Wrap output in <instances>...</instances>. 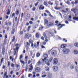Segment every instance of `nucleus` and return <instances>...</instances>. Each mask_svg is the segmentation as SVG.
I'll return each mask as SVG.
<instances>
[{
    "label": "nucleus",
    "mask_w": 78,
    "mask_h": 78,
    "mask_svg": "<svg viewBox=\"0 0 78 78\" xmlns=\"http://www.w3.org/2000/svg\"><path fill=\"white\" fill-rule=\"evenodd\" d=\"M78 9H77V8H75V9H72L71 10V11H72V12H74V13L75 14V13H76L77 10H78Z\"/></svg>",
    "instance_id": "20e7f679"
},
{
    "label": "nucleus",
    "mask_w": 78,
    "mask_h": 78,
    "mask_svg": "<svg viewBox=\"0 0 78 78\" xmlns=\"http://www.w3.org/2000/svg\"><path fill=\"white\" fill-rule=\"evenodd\" d=\"M48 5H53V2L51 3V1H49L48 2Z\"/></svg>",
    "instance_id": "393cba45"
},
{
    "label": "nucleus",
    "mask_w": 78,
    "mask_h": 78,
    "mask_svg": "<svg viewBox=\"0 0 78 78\" xmlns=\"http://www.w3.org/2000/svg\"><path fill=\"white\" fill-rule=\"evenodd\" d=\"M29 42L30 44H33V41L30 39L29 40Z\"/></svg>",
    "instance_id": "2f4dec72"
},
{
    "label": "nucleus",
    "mask_w": 78,
    "mask_h": 78,
    "mask_svg": "<svg viewBox=\"0 0 78 78\" xmlns=\"http://www.w3.org/2000/svg\"><path fill=\"white\" fill-rule=\"evenodd\" d=\"M75 71H76V72H78V67H77V66L75 67Z\"/></svg>",
    "instance_id": "cd10ccee"
},
{
    "label": "nucleus",
    "mask_w": 78,
    "mask_h": 78,
    "mask_svg": "<svg viewBox=\"0 0 78 78\" xmlns=\"http://www.w3.org/2000/svg\"><path fill=\"white\" fill-rule=\"evenodd\" d=\"M61 48H66V44H62L61 45Z\"/></svg>",
    "instance_id": "dca6fc26"
},
{
    "label": "nucleus",
    "mask_w": 78,
    "mask_h": 78,
    "mask_svg": "<svg viewBox=\"0 0 78 78\" xmlns=\"http://www.w3.org/2000/svg\"><path fill=\"white\" fill-rule=\"evenodd\" d=\"M36 10V8L35 7H34L33 8H32V11H35V10Z\"/></svg>",
    "instance_id": "58836bf2"
},
{
    "label": "nucleus",
    "mask_w": 78,
    "mask_h": 78,
    "mask_svg": "<svg viewBox=\"0 0 78 78\" xmlns=\"http://www.w3.org/2000/svg\"><path fill=\"white\" fill-rule=\"evenodd\" d=\"M44 5H45V6H47V3L46 2H44Z\"/></svg>",
    "instance_id": "4c0bfd02"
},
{
    "label": "nucleus",
    "mask_w": 78,
    "mask_h": 78,
    "mask_svg": "<svg viewBox=\"0 0 78 78\" xmlns=\"http://www.w3.org/2000/svg\"><path fill=\"white\" fill-rule=\"evenodd\" d=\"M9 25L10 26L11 25V22L9 21Z\"/></svg>",
    "instance_id": "338daca9"
},
{
    "label": "nucleus",
    "mask_w": 78,
    "mask_h": 78,
    "mask_svg": "<svg viewBox=\"0 0 78 78\" xmlns=\"http://www.w3.org/2000/svg\"><path fill=\"white\" fill-rule=\"evenodd\" d=\"M15 20L16 22L17 21V17H16L15 19Z\"/></svg>",
    "instance_id": "5fc2aeb1"
},
{
    "label": "nucleus",
    "mask_w": 78,
    "mask_h": 78,
    "mask_svg": "<svg viewBox=\"0 0 78 78\" xmlns=\"http://www.w3.org/2000/svg\"><path fill=\"white\" fill-rule=\"evenodd\" d=\"M38 4H39V2H37V3H35V6H37V5H38Z\"/></svg>",
    "instance_id": "a18cd8bd"
},
{
    "label": "nucleus",
    "mask_w": 78,
    "mask_h": 78,
    "mask_svg": "<svg viewBox=\"0 0 78 78\" xmlns=\"http://www.w3.org/2000/svg\"><path fill=\"white\" fill-rule=\"evenodd\" d=\"M59 14L60 15L61 18H62V14H61V13H60V12H59Z\"/></svg>",
    "instance_id": "680f3d73"
},
{
    "label": "nucleus",
    "mask_w": 78,
    "mask_h": 78,
    "mask_svg": "<svg viewBox=\"0 0 78 78\" xmlns=\"http://www.w3.org/2000/svg\"><path fill=\"white\" fill-rule=\"evenodd\" d=\"M2 53L3 55H5V48H2Z\"/></svg>",
    "instance_id": "2eb2a0df"
},
{
    "label": "nucleus",
    "mask_w": 78,
    "mask_h": 78,
    "mask_svg": "<svg viewBox=\"0 0 78 78\" xmlns=\"http://www.w3.org/2000/svg\"><path fill=\"white\" fill-rule=\"evenodd\" d=\"M46 76H47V75L45 74V75H43L41 76V77L42 78H45V77H46Z\"/></svg>",
    "instance_id": "a19ab883"
},
{
    "label": "nucleus",
    "mask_w": 78,
    "mask_h": 78,
    "mask_svg": "<svg viewBox=\"0 0 78 78\" xmlns=\"http://www.w3.org/2000/svg\"><path fill=\"white\" fill-rule=\"evenodd\" d=\"M20 62L22 63V64H25V62H24V61H22V60H20Z\"/></svg>",
    "instance_id": "79ce46f5"
},
{
    "label": "nucleus",
    "mask_w": 78,
    "mask_h": 78,
    "mask_svg": "<svg viewBox=\"0 0 78 78\" xmlns=\"http://www.w3.org/2000/svg\"><path fill=\"white\" fill-rule=\"evenodd\" d=\"M40 10H44V6L42 5H41L39 7Z\"/></svg>",
    "instance_id": "6e6552de"
},
{
    "label": "nucleus",
    "mask_w": 78,
    "mask_h": 78,
    "mask_svg": "<svg viewBox=\"0 0 78 78\" xmlns=\"http://www.w3.org/2000/svg\"><path fill=\"white\" fill-rule=\"evenodd\" d=\"M51 54L53 56H55L57 54V52L56 50H53L51 52Z\"/></svg>",
    "instance_id": "f03ea898"
},
{
    "label": "nucleus",
    "mask_w": 78,
    "mask_h": 78,
    "mask_svg": "<svg viewBox=\"0 0 78 78\" xmlns=\"http://www.w3.org/2000/svg\"><path fill=\"white\" fill-rule=\"evenodd\" d=\"M46 42L45 41H44L43 43V44L44 45H46Z\"/></svg>",
    "instance_id": "0e129e2a"
},
{
    "label": "nucleus",
    "mask_w": 78,
    "mask_h": 78,
    "mask_svg": "<svg viewBox=\"0 0 78 78\" xmlns=\"http://www.w3.org/2000/svg\"><path fill=\"white\" fill-rule=\"evenodd\" d=\"M74 54H76V55H77L78 54V51L77 50H74Z\"/></svg>",
    "instance_id": "bb28decb"
},
{
    "label": "nucleus",
    "mask_w": 78,
    "mask_h": 78,
    "mask_svg": "<svg viewBox=\"0 0 78 78\" xmlns=\"http://www.w3.org/2000/svg\"><path fill=\"white\" fill-rule=\"evenodd\" d=\"M45 12H47V13H48V14H50V12L48 10H45Z\"/></svg>",
    "instance_id": "f704fd0d"
},
{
    "label": "nucleus",
    "mask_w": 78,
    "mask_h": 78,
    "mask_svg": "<svg viewBox=\"0 0 78 78\" xmlns=\"http://www.w3.org/2000/svg\"><path fill=\"white\" fill-rule=\"evenodd\" d=\"M3 59H4V58H2L1 60V63H2L3 62Z\"/></svg>",
    "instance_id": "49530a36"
},
{
    "label": "nucleus",
    "mask_w": 78,
    "mask_h": 78,
    "mask_svg": "<svg viewBox=\"0 0 78 78\" xmlns=\"http://www.w3.org/2000/svg\"><path fill=\"white\" fill-rule=\"evenodd\" d=\"M19 47H16V48L14 49V50H16L17 51L16 53H17V52H18V50H19Z\"/></svg>",
    "instance_id": "aec40b11"
},
{
    "label": "nucleus",
    "mask_w": 78,
    "mask_h": 78,
    "mask_svg": "<svg viewBox=\"0 0 78 78\" xmlns=\"http://www.w3.org/2000/svg\"><path fill=\"white\" fill-rule=\"evenodd\" d=\"M44 16H45V17H47V14L45 13H44Z\"/></svg>",
    "instance_id": "69168bd1"
},
{
    "label": "nucleus",
    "mask_w": 78,
    "mask_h": 78,
    "mask_svg": "<svg viewBox=\"0 0 78 78\" xmlns=\"http://www.w3.org/2000/svg\"><path fill=\"white\" fill-rule=\"evenodd\" d=\"M33 22L32 21H29V23L30 24V25H32L33 24Z\"/></svg>",
    "instance_id": "ea45409f"
},
{
    "label": "nucleus",
    "mask_w": 78,
    "mask_h": 78,
    "mask_svg": "<svg viewBox=\"0 0 78 78\" xmlns=\"http://www.w3.org/2000/svg\"><path fill=\"white\" fill-rule=\"evenodd\" d=\"M31 27L30 26H29L27 29V31H30V28Z\"/></svg>",
    "instance_id": "de8ad7c7"
},
{
    "label": "nucleus",
    "mask_w": 78,
    "mask_h": 78,
    "mask_svg": "<svg viewBox=\"0 0 78 78\" xmlns=\"http://www.w3.org/2000/svg\"><path fill=\"white\" fill-rule=\"evenodd\" d=\"M30 68H29V70H32L33 69V65L32 64H31L30 65ZM31 71H30V72H31Z\"/></svg>",
    "instance_id": "f8f14e48"
},
{
    "label": "nucleus",
    "mask_w": 78,
    "mask_h": 78,
    "mask_svg": "<svg viewBox=\"0 0 78 78\" xmlns=\"http://www.w3.org/2000/svg\"><path fill=\"white\" fill-rule=\"evenodd\" d=\"M38 65H41V62H40V61H39L37 62Z\"/></svg>",
    "instance_id": "c03bdc74"
},
{
    "label": "nucleus",
    "mask_w": 78,
    "mask_h": 78,
    "mask_svg": "<svg viewBox=\"0 0 78 78\" xmlns=\"http://www.w3.org/2000/svg\"><path fill=\"white\" fill-rule=\"evenodd\" d=\"M48 78H51V74L50 73H48Z\"/></svg>",
    "instance_id": "4468645a"
},
{
    "label": "nucleus",
    "mask_w": 78,
    "mask_h": 78,
    "mask_svg": "<svg viewBox=\"0 0 78 78\" xmlns=\"http://www.w3.org/2000/svg\"><path fill=\"white\" fill-rule=\"evenodd\" d=\"M58 63V59L57 58H54L53 60V64L54 65H56Z\"/></svg>",
    "instance_id": "7ed1b4c3"
},
{
    "label": "nucleus",
    "mask_w": 78,
    "mask_h": 78,
    "mask_svg": "<svg viewBox=\"0 0 78 78\" xmlns=\"http://www.w3.org/2000/svg\"><path fill=\"white\" fill-rule=\"evenodd\" d=\"M7 75V73L5 72V73L4 74V77L3 78H8V76Z\"/></svg>",
    "instance_id": "9b49d317"
},
{
    "label": "nucleus",
    "mask_w": 78,
    "mask_h": 78,
    "mask_svg": "<svg viewBox=\"0 0 78 78\" xmlns=\"http://www.w3.org/2000/svg\"><path fill=\"white\" fill-rule=\"evenodd\" d=\"M62 51L63 54L67 55L70 53V49L67 48H64L62 50Z\"/></svg>",
    "instance_id": "f257e3e1"
},
{
    "label": "nucleus",
    "mask_w": 78,
    "mask_h": 78,
    "mask_svg": "<svg viewBox=\"0 0 78 78\" xmlns=\"http://www.w3.org/2000/svg\"><path fill=\"white\" fill-rule=\"evenodd\" d=\"M65 23L66 24H69V22L67 21V20H66L65 21Z\"/></svg>",
    "instance_id": "bf43d9fd"
},
{
    "label": "nucleus",
    "mask_w": 78,
    "mask_h": 78,
    "mask_svg": "<svg viewBox=\"0 0 78 78\" xmlns=\"http://www.w3.org/2000/svg\"><path fill=\"white\" fill-rule=\"evenodd\" d=\"M41 54L39 53H37V54L36 56L37 57H39V56H40Z\"/></svg>",
    "instance_id": "473e14b6"
},
{
    "label": "nucleus",
    "mask_w": 78,
    "mask_h": 78,
    "mask_svg": "<svg viewBox=\"0 0 78 78\" xmlns=\"http://www.w3.org/2000/svg\"><path fill=\"white\" fill-rule=\"evenodd\" d=\"M53 58L52 57H51L50 58V62H51V61H53Z\"/></svg>",
    "instance_id": "c9c22d12"
},
{
    "label": "nucleus",
    "mask_w": 78,
    "mask_h": 78,
    "mask_svg": "<svg viewBox=\"0 0 78 78\" xmlns=\"http://www.w3.org/2000/svg\"><path fill=\"white\" fill-rule=\"evenodd\" d=\"M53 69L54 71V72H56L57 70H58V68L57 66H54L53 67Z\"/></svg>",
    "instance_id": "0eeeda50"
},
{
    "label": "nucleus",
    "mask_w": 78,
    "mask_h": 78,
    "mask_svg": "<svg viewBox=\"0 0 78 78\" xmlns=\"http://www.w3.org/2000/svg\"><path fill=\"white\" fill-rule=\"evenodd\" d=\"M44 59H42L43 62H44V61H45L47 59V58H48V55L47 54H44Z\"/></svg>",
    "instance_id": "39448f33"
},
{
    "label": "nucleus",
    "mask_w": 78,
    "mask_h": 78,
    "mask_svg": "<svg viewBox=\"0 0 78 78\" xmlns=\"http://www.w3.org/2000/svg\"><path fill=\"white\" fill-rule=\"evenodd\" d=\"M74 67H75V66H74L73 65H71L70 66V68H71V69H73Z\"/></svg>",
    "instance_id": "b1692460"
},
{
    "label": "nucleus",
    "mask_w": 78,
    "mask_h": 78,
    "mask_svg": "<svg viewBox=\"0 0 78 78\" xmlns=\"http://www.w3.org/2000/svg\"><path fill=\"white\" fill-rule=\"evenodd\" d=\"M63 41H65V42H67V40H66L65 38L63 39Z\"/></svg>",
    "instance_id": "864d4df0"
},
{
    "label": "nucleus",
    "mask_w": 78,
    "mask_h": 78,
    "mask_svg": "<svg viewBox=\"0 0 78 78\" xmlns=\"http://www.w3.org/2000/svg\"><path fill=\"white\" fill-rule=\"evenodd\" d=\"M12 38V42H14V41H15V37L14 36H13Z\"/></svg>",
    "instance_id": "4be33fe9"
},
{
    "label": "nucleus",
    "mask_w": 78,
    "mask_h": 78,
    "mask_svg": "<svg viewBox=\"0 0 78 78\" xmlns=\"http://www.w3.org/2000/svg\"><path fill=\"white\" fill-rule=\"evenodd\" d=\"M10 11H11L10 10H9V9H8V11L7 13L6 14H7V15H9L10 14Z\"/></svg>",
    "instance_id": "412c9836"
},
{
    "label": "nucleus",
    "mask_w": 78,
    "mask_h": 78,
    "mask_svg": "<svg viewBox=\"0 0 78 78\" xmlns=\"http://www.w3.org/2000/svg\"><path fill=\"white\" fill-rule=\"evenodd\" d=\"M43 36L44 37V38L45 39H47V36H46L45 33H43Z\"/></svg>",
    "instance_id": "f3484780"
},
{
    "label": "nucleus",
    "mask_w": 78,
    "mask_h": 78,
    "mask_svg": "<svg viewBox=\"0 0 78 78\" xmlns=\"http://www.w3.org/2000/svg\"><path fill=\"white\" fill-rule=\"evenodd\" d=\"M78 0H77V1L76 0L75 1L74 3H75V5H76V4H77V3H78Z\"/></svg>",
    "instance_id": "37998d69"
},
{
    "label": "nucleus",
    "mask_w": 78,
    "mask_h": 78,
    "mask_svg": "<svg viewBox=\"0 0 78 78\" xmlns=\"http://www.w3.org/2000/svg\"><path fill=\"white\" fill-rule=\"evenodd\" d=\"M33 55V51H30V55L32 56Z\"/></svg>",
    "instance_id": "6e6d98bb"
},
{
    "label": "nucleus",
    "mask_w": 78,
    "mask_h": 78,
    "mask_svg": "<svg viewBox=\"0 0 78 78\" xmlns=\"http://www.w3.org/2000/svg\"><path fill=\"white\" fill-rule=\"evenodd\" d=\"M16 15H19V11L17 10L16 11Z\"/></svg>",
    "instance_id": "72a5a7b5"
},
{
    "label": "nucleus",
    "mask_w": 78,
    "mask_h": 78,
    "mask_svg": "<svg viewBox=\"0 0 78 78\" xmlns=\"http://www.w3.org/2000/svg\"><path fill=\"white\" fill-rule=\"evenodd\" d=\"M22 55H21L20 56V57L19 58L20 59V60H21V59H22Z\"/></svg>",
    "instance_id": "603ef678"
},
{
    "label": "nucleus",
    "mask_w": 78,
    "mask_h": 78,
    "mask_svg": "<svg viewBox=\"0 0 78 78\" xmlns=\"http://www.w3.org/2000/svg\"><path fill=\"white\" fill-rule=\"evenodd\" d=\"M15 15V13H13L12 15V17H13Z\"/></svg>",
    "instance_id": "8fccbe9b"
},
{
    "label": "nucleus",
    "mask_w": 78,
    "mask_h": 78,
    "mask_svg": "<svg viewBox=\"0 0 78 78\" xmlns=\"http://www.w3.org/2000/svg\"><path fill=\"white\" fill-rule=\"evenodd\" d=\"M36 76H37V77H38L39 76H40V75L39 74H36Z\"/></svg>",
    "instance_id": "774afa93"
},
{
    "label": "nucleus",
    "mask_w": 78,
    "mask_h": 78,
    "mask_svg": "<svg viewBox=\"0 0 78 78\" xmlns=\"http://www.w3.org/2000/svg\"><path fill=\"white\" fill-rule=\"evenodd\" d=\"M74 45L75 47H78V43H76L74 44Z\"/></svg>",
    "instance_id": "c85d7f7f"
},
{
    "label": "nucleus",
    "mask_w": 78,
    "mask_h": 78,
    "mask_svg": "<svg viewBox=\"0 0 78 78\" xmlns=\"http://www.w3.org/2000/svg\"><path fill=\"white\" fill-rule=\"evenodd\" d=\"M35 72L38 73V72H40V71H41V69L39 67H37L35 70Z\"/></svg>",
    "instance_id": "423d86ee"
},
{
    "label": "nucleus",
    "mask_w": 78,
    "mask_h": 78,
    "mask_svg": "<svg viewBox=\"0 0 78 78\" xmlns=\"http://www.w3.org/2000/svg\"><path fill=\"white\" fill-rule=\"evenodd\" d=\"M20 67V65L18 64L16 65V68H18Z\"/></svg>",
    "instance_id": "a878e982"
},
{
    "label": "nucleus",
    "mask_w": 78,
    "mask_h": 78,
    "mask_svg": "<svg viewBox=\"0 0 78 78\" xmlns=\"http://www.w3.org/2000/svg\"><path fill=\"white\" fill-rule=\"evenodd\" d=\"M49 16L51 17L52 18H53V16L51 15V13H50V14H49Z\"/></svg>",
    "instance_id": "4d7b16f0"
},
{
    "label": "nucleus",
    "mask_w": 78,
    "mask_h": 78,
    "mask_svg": "<svg viewBox=\"0 0 78 78\" xmlns=\"http://www.w3.org/2000/svg\"><path fill=\"white\" fill-rule=\"evenodd\" d=\"M54 25V24L53 23H48L47 24V27H51V26H53Z\"/></svg>",
    "instance_id": "9d476101"
},
{
    "label": "nucleus",
    "mask_w": 78,
    "mask_h": 78,
    "mask_svg": "<svg viewBox=\"0 0 78 78\" xmlns=\"http://www.w3.org/2000/svg\"><path fill=\"white\" fill-rule=\"evenodd\" d=\"M20 34H23V32H22V31H20Z\"/></svg>",
    "instance_id": "13d9d810"
},
{
    "label": "nucleus",
    "mask_w": 78,
    "mask_h": 78,
    "mask_svg": "<svg viewBox=\"0 0 78 78\" xmlns=\"http://www.w3.org/2000/svg\"><path fill=\"white\" fill-rule=\"evenodd\" d=\"M45 70L47 72L49 71V68L48 67H45Z\"/></svg>",
    "instance_id": "a211bd4d"
},
{
    "label": "nucleus",
    "mask_w": 78,
    "mask_h": 78,
    "mask_svg": "<svg viewBox=\"0 0 78 78\" xmlns=\"http://www.w3.org/2000/svg\"><path fill=\"white\" fill-rule=\"evenodd\" d=\"M48 62H49V60H48V59L46 60L45 61V63H46Z\"/></svg>",
    "instance_id": "09e8293b"
},
{
    "label": "nucleus",
    "mask_w": 78,
    "mask_h": 78,
    "mask_svg": "<svg viewBox=\"0 0 78 78\" xmlns=\"http://www.w3.org/2000/svg\"><path fill=\"white\" fill-rule=\"evenodd\" d=\"M36 37H37V38H39V34L38 33H37L35 35Z\"/></svg>",
    "instance_id": "c756f323"
},
{
    "label": "nucleus",
    "mask_w": 78,
    "mask_h": 78,
    "mask_svg": "<svg viewBox=\"0 0 78 78\" xmlns=\"http://www.w3.org/2000/svg\"><path fill=\"white\" fill-rule=\"evenodd\" d=\"M8 66H10V62H8Z\"/></svg>",
    "instance_id": "052dcab7"
},
{
    "label": "nucleus",
    "mask_w": 78,
    "mask_h": 78,
    "mask_svg": "<svg viewBox=\"0 0 78 78\" xmlns=\"http://www.w3.org/2000/svg\"><path fill=\"white\" fill-rule=\"evenodd\" d=\"M27 17H30V14H28L27 15Z\"/></svg>",
    "instance_id": "3c124183"
},
{
    "label": "nucleus",
    "mask_w": 78,
    "mask_h": 78,
    "mask_svg": "<svg viewBox=\"0 0 78 78\" xmlns=\"http://www.w3.org/2000/svg\"><path fill=\"white\" fill-rule=\"evenodd\" d=\"M19 44H16V45H15V46L16 47H18V46H19Z\"/></svg>",
    "instance_id": "e2e57ef3"
},
{
    "label": "nucleus",
    "mask_w": 78,
    "mask_h": 78,
    "mask_svg": "<svg viewBox=\"0 0 78 78\" xmlns=\"http://www.w3.org/2000/svg\"><path fill=\"white\" fill-rule=\"evenodd\" d=\"M28 35H29V34H28V33L26 34L25 36L24 37L25 38V39H27V37H28Z\"/></svg>",
    "instance_id": "5701e85b"
},
{
    "label": "nucleus",
    "mask_w": 78,
    "mask_h": 78,
    "mask_svg": "<svg viewBox=\"0 0 78 78\" xmlns=\"http://www.w3.org/2000/svg\"><path fill=\"white\" fill-rule=\"evenodd\" d=\"M66 26V25L64 24H62L61 26L60 27H58V30H60V29H61V28H62V27H64V26Z\"/></svg>",
    "instance_id": "ddd939ff"
},
{
    "label": "nucleus",
    "mask_w": 78,
    "mask_h": 78,
    "mask_svg": "<svg viewBox=\"0 0 78 78\" xmlns=\"http://www.w3.org/2000/svg\"><path fill=\"white\" fill-rule=\"evenodd\" d=\"M14 32H15V30H14L13 29L12 31V34H13L14 33Z\"/></svg>",
    "instance_id": "e433bc0d"
},
{
    "label": "nucleus",
    "mask_w": 78,
    "mask_h": 78,
    "mask_svg": "<svg viewBox=\"0 0 78 78\" xmlns=\"http://www.w3.org/2000/svg\"><path fill=\"white\" fill-rule=\"evenodd\" d=\"M10 65L11 66V67L12 68H14V67H15V65H14V64L13 63H11Z\"/></svg>",
    "instance_id": "6ab92c4d"
},
{
    "label": "nucleus",
    "mask_w": 78,
    "mask_h": 78,
    "mask_svg": "<svg viewBox=\"0 0 78 78\" xmlns=\"http://www.w3.org/2000/svg\"><path fill=\"white\" fill-rule=\"evenodd\" d=\"M37 44H36V43H35L34 44V47L35 48H37V47H39V42H37Z\"/></svg>",
    "instance_id": "1a4fd4ad"
},
{
    "label": "nucleus",
    "mask_w": 78,
    "mask_h": 78,
    "mask_svg": "<svg viewBox=\"0 0 78 78\" xmlns=\"http://www.w3.org/2000/svg\"><path fill=\"white\" fill-rule=\"evenodd\" d=\"M44 22H45V24H48V20H45Z\"/></svg>",
    "instance_id": "7c9ffc66"
}]
</instances>
